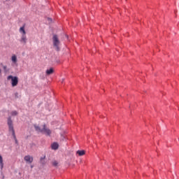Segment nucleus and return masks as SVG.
Instances as JSON below:
<instances>
[{
  "mask_svg": "<svg viewBox=\"0 0 179 179\" xmlns=\"http://www.w3.org/2000/svg\"><path fill=\"white\" fill-rule=\"evenodd\" d=\"M34 127L36 132H41V134H44V135H47V136H50V135H51V130L48 129L45 124H43L42 128L36 124H34Z\"/></svg>",
  "mask_w": 179,
  "mask_h": 179,
  "instance_id": "f257e3e1",
  "label": "nucleus"
},
{
  "mask_svg": "<svg viewBox=\"0 0 179 179\" xmlns=\"http://www.w3.org/2000/svg\"><path fill=\"white\" fill-rule=\"evenodd\" d=\"M8 126V130L10 132H11L14 140L15 141V143L17 144V138H16V134H15V129L13 128V122L12 121V117H8V122H7Z\"/></svg>",
  "mask_w": 179,
  "mask_h": 179,
  "instance_id": "f03ea898",
  "label": "nucleus"
},
{
  "mask_svg": "<svg viewBox=\"0 0 179 179\" xmlns=\"http://www.w3.org/2000/svg\"><path fill=\"white\" fill-rule=\"evenodd\" d=\"M7 80H10L12 87H16L19 83V78H17V76H8Z\"/></svg>",
  "mask_w": 179,
  "mask_h": 179,
  "instance_id": "7ed1b4c3",
  "label": "nucleus"
},
{
  "mask_svg": "<svg viewBox=\"0 0 179 179\" xmlns=\"http://www.w3.org/2000/svg\"><path fill=\"white\" fill-rule=\"evenodd\" d=\"M52 41H53V47L55 48V50H56V51H59L60 50L59 45L61 44V43L59 42L58 36L53 35Z\"/></svg>",
  "mask_w": 179,
  "mask_h": 179,
  "instance_id": "20e7f679",
  "label": "nucleus"
},
{
  "mask_svg": "<svg viewBox=\"0 0 179 179\" xmlns=\"http://www.w3.org/2000/svg\"><path fill=\"white\" fill-rule=\"evenodd\" d=\"M24 159L27 163H33V157H31L30 155L25 156Z\"/></svg>",
  "mask_w": 179,
  "mask_h": 179,
  "instance_id": "39448f33",
  "label": "nucleus"
},
{
  "mask_svg": "<svg viewBox=\"0 0 179 179\" xmlns=\"http://www.w3.org/2000/svg\"><path fill=\"white\" fill-rule=\"evenodd\" d=\"M20 43L26 44L27 43V36L26 35H22Z\"/></svg>",
  "mask_w": 179,
  "mask_h": 179,
  "instance_id": "423d86ee",
  "label": "nucleus"
},
{
  "mask_svg": "<svg viewBox=\"0 0 179 179\" xmlns=\"http://www.w3.org/2000/svg\"><path fill=\"white\" fill-rule=\"evenodd\" d=\"M51 148L53 150H57L59 148V145L57 143H53Z\"/></svg>",
  "mask_w": 179,
  "mask_h": 179,
  "instance_id": "0eeeda50",
  "label": "nucleus"
},
{
  "mask_svg": "<svg viewBox=\"0 0 179 179\" xmlns=\"http://www.w3.org/2000/svg\"><path fill=\"white\" fill-rule=\"evenodd\" d=\"M52 73H54V69L50 68L46 70V75H52Z\"/></svg>",
  "mask_w": 179,
  "mask_h": 179,
  "instance_id": "6e6552de",
  "label": "nucleus"
},
{
  "mask_svg": "<svg viewBox=\"0 0 179 179\" xmlns=\"http://www.w3.org/2000/svg\"><path fill=\"white\" fill-rule=\"evenodd\" d=\"M11 61L13 62V64H16V62H17V57L16 55H14L12 56Z\"/></svg>",
  "mask_w": 179,
  "mask_h": 179,
  "instance_id": "1a4fd4ad",
  "label": "nucleus"
},
{
  "mask_svg": "<svg viewBox=\"0 0 179 179\" xmlns=\"http://www.w3.org/2000/svg\"><path fill=\"white\" fill-rule=\"evenodd\" d=\"M0 167L1 169H3V158L0 155Z\"/></svg>",
  "mask_w": 179,
  "mask_h": 179,
  "instance_id": "9d476101",
  "label": "nucleus"
},
{
  "mask_svg": "<svg viewBox=\"0 0 179 179\" xmlns=\"http://www.w3.org/2000/svg\"><path fill=\"white\" fill-rule=\"evenodd\" d=\"M20 33H22V35H26V31L24 30V26L20 28Z\"/></svg>",
  "mask_w": 179,
  "mask_h": 179,
  "instance_id": "9b49d317",
  "label": "nucleus"
},
{
  "mask_svg": "<svg viewBox=\"0 0 179 179\" xmlns=\"http://www.w3.org/2000/svg\"><path fill=\"white\" fill-rule=\"evenodd\" d=\"M77 155H78V156L85 155V150H78L77 151Z\"/></svg>",
  "mask_w": 179,
  "mask_h": 179,
  "instance_id": "f8f14e48",
  "label": "nucleus"
},
{
  "mask_svg": "<svg viewBox=\"0 0 179 179\" xmlns=\"http://www.w3.org/2000/svg\"><path fill=\"white\" fill-rule=\"evenodd\" d=\"M11 115H12L13 117H15V116L17 115V111H16V110L12 111V112H11Z\"/></svg>",
  "mask_w": 179,
  "mask_h": 179,
  "instance_id": "ddd939ff",
  "label": "nucleus"
},
{
  "mask_svg": "<svg viewBox=\"0 0 179 179\" xmlns=\"http://www.w3.org/2000/svg\"><path fill=\"white\" fill-rule=\"evenodd\" d=\"M52 164H53V166H55V167H57V166H58V162L57 161H54L52 162Z\"/></svg>",
  "mask_w": 179,
  "mask_h": 179,
  "instance_id": "4468645a",
  "label": "nucleus"
},
{
  "mask_svg": "<svg viewBox=\"0 0 179 179\" xmlns=\"http://www.w3.org/2000/svg\"><path fill=\"white\" fill-rule=\"evenodd\" d=\"M0 73H1V69H0Z\"/></svg>",
  "mask_w": 179,
  "mask_h": 179,
  "instance_id": "2eb2a0df",
  "label": "nucleus"
}]
</instances>
